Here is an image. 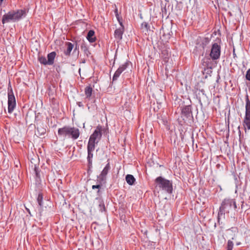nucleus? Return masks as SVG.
Segmentation results:
<instances>
[{
	"label": "nucleus",
	"mask_w": 250,
	"mask_h": 250,
	"mask_svg": "<svg viewBox=\"0 0 250 250\" xmlns=\"http://www.w3.org/2000/svg\"><path fill=\"white\" fill-rule=\"evenodd\" d=\"M210 60L209 59H208V58H205L203 59V65L205 66H207V62H209V61Z\"/></svg>",
	"instance_id": "27"
},
{
	"label": "nucleus",
	"mask_w": 250,
	"mask_h": 250,
	"mask_svg": "<svg viewBox=\"0 0 250 250\" xmlns=\"http://www.w3.org/2000/svg\"><path fill=\"white\" fill-rule=\"evenodd\" d=\"M233 247V243L232 241L229 240L228 241L227 244V250H232Z\"/></svg>",
	"instance_id": "22"
},
{
	"label": "nucleus",
	"mask_w": 250,
	"mask_h": 250,
	"mask_svg": "<svg viewBox=\"0 0 250 250\" xmlns=\"http://www.w3.org/2000/svg\"><path fill=\"white\" fill-rule=\"evenodd\" d=\"M246 78L247 80L250 81V68L247 71Z\"/></svg>",
	"instance_id": "26"
},
{
	"label": "nucleus",
	"mask_w": 250,
	"mask_h": 250,
	"mask_svg": "<svg viewBox=\"0 0 250 250\" xmlns=\"http://www.w3.org/2000/svg\"><path fill=\"white\" fill-rule=\"evenodd\" d=\"M65 45L66 46V49L64 51V54L66 56H69L74 47V45L70 42H66Z\"/></svg>",
	"instance_id": "13"
},
{
	"label": "nucleus",
	"mask_w": 250,
	"mask_h": 250,
	"mask_svg": "<svg viewBox=\"0 0 250 250\" xmlns=\"http://www.w3.org/2000/svg\"><path fill=\"white\" fill-rule=\"evenodd\" d=\"M39 61L41 64H44V65H47L48 64L47 60H46V58L44 57H40L39 58Z\"/></svg>",
	"instance_id": "21"
},
{
	"label": "nucleus",
	"mask_w": 250,
	"mask_h": 250,
	"mask_svg": "<svg viewBox=\"0 0 250 250\" xmlns=\"http://www.w3.org/2000/svg\"><path fill=\"white\" fill-rule=\"evenodd\" d=\"M125 180L128 184L129 185H134L136 180L134 176L130 174H127L125 177Z\"/></svg>",
	"instance_id": "17"
},
{
	"label": "nucleus",
	"mask_w": 250,
	"mask_h": 250,
	"mask_svg": "<svg viewBox=\"0 0 250 250\" xmlns=\"http://www.w3.org/2000/svg\"><path fill=\"white\" fill-rule=\"evenodd\" d=\"M86 38L87 40L90 42H93L96 40V37L95 36V32L93 30H90L88 31Z\"/></svg>",
	"instance_id": "14"
},
{
	"label": "nucleus",
	"mask_w": 250,
	"mask_h": 250,
	"mask_svg": "<svg viewBox=\"0 0 250 250\" xmlns=\"http://www.w3.org/2000/svg\"><path fill=\"white\" fill-rule=\"evenodd\" d=\"M160 121H161V123L164 125H165L166 123H167V121L163 119H160Z\"/></svg>",
	"instance_id": "29"
},
{
	"label": "nucleus",
	"mask_w": 250,
	"mask_h": 250,
	"mask_svg": "<svg viewBox=\"0 0 250 250\" xmlns=\"http://www.w3.org/2000/svg\"><path fill=\"white\" fill-rule=\"evenodd\" d=\"M100 206H101V207H103L104 208V203H101L100 204Z\"/></svg>",
	"instance_id": "31"
},
{
	"label": "nucleus",
	"mask_w": 250,
	"mask_h": 250,
	"mask_svg": "<svg viewBox=\"0 0 250 250\" xmlns=\"http://www.w3.org/2000/svg\"><path fill=\"white\" fill-rule=\"evenodd\" d=\"M110 169V166L109 163H108L106 165L99 176H98V178L101 182H103L106 180V176Z\"/></svg>",
	"instance_id": "10"
},
{
	"label": "nucleus",
	"mask_w": 250,
	"mask_h": 250,
	"mask_svg": "<svg viewBox=\"0 0 250 250\" xmlns=\"http://www.w3.org/2000/svg\"><path fill=\"white\" fill-rule=\"evenodd\" d=\"M245 109L246 111L243 121V125L245 128V132H246L247 130L250 129V100L248 95L246 98Z\"/></svg>",
	"instance_id": "5"
},
{
	"label": "nucleus",
	"mask_w": 250,
	"mask_h": 250,
	"mask_svg": "<svg viewBox=\"0 0 250 250\" xmlns=\"http://www.w3.org/2000/svg\"><path fill=\"white\" fill-rule=\"evenodd\" d=\"M141 28L142 29H145L146 31H148V30L149 28V26L148 25V24L146 22H143L141 24Z\"/></svg>",
	"instance_id": "23"
},
{
	"label": "nucleus",
	"mask_w": 250,
	"mask_h": 250,
	"mask_svg": "<svg viewBox=\"0 0 250 250\" xmlns=\"http://www.w3.org/2000/svg\"><path fill=\"white\" fill-rule=\"evenodd\" d=\"M56 52H52L47 55V62L48 65H52L56 56Z\"/></svg>",
	"instance_id": "15"
},
{
	"label": "nucleus",
	"mask_w": 250,
	"mask_h": 250,
	"mask_svg": "<svg viewBox=\"0 0 250 250\" xmlns=\"http://www.w3.org/2000/svg\"><path fill=\"white\" fill-rule=\"evenodd\" d=\"M3 0H0V3H1V2L3 1Z\"/></svg>",
	"instance_id": "32"
},
{
	"label": "nucleus",
	"mask_w": 250,
	"mask_h": 250,
	"mask_svg": "<svg viewBox=\"0 0 250 250\" xmlns=\"http://www.w3.org/2000/svg\"><path fill=\"white\" fill-rule=\"evenodd\" d=\"M124 33V26L123 24L121 25V27L116 30L114 32V37L117 42L120 41L122 39V36Z\"/></svg>",
	"instance_id": "11"
},
{
	"label": "nucleus",
	"mask_w": 250,
	"mask_h": 250,
	"mask_svg": "<svg viewBox=\"0 0 250 250\" xmlns=\"http://www.w3.org/2000/svg\"><path fill=\"white\" fill-rule=\"evenodd\" d=\"M93 88L90 86H87L84 88V94L86 99H89L92 95Z\"/></svg>",
	"instance_id": "16"
},
{
	"label": "nucleus",
	"mask_w": 250,
	"mask_h": 250,
	"mask_svg": "<svg viewBox=\"0 0 250 250\" xmlns=\"http://www.w3.org/2000/svg\"><path fill=\"white\" fill-rule=\"evenodd\" d=\"M232 208L234 210L237 208L236 202L234 199L226 198L222 201L218 213L217 219L219 223L221 217H225V212L229 213Z\"/></svg>",
	"instance_id": "2"
},
{
	"label": "nucleus",
	"mask_w": 250,
	"mask_h": 250,
	"mask_svg": "<svg viewBox=\"0 0 250 250\" xmlns=\"http://www.w3.org/2000/svg\"><path fill=\"white\" fill-rule=\"evenodd\" d=\"M81 49L82 51L84 52V53L87 56H88V55L90 54V52L88 50V48L84 43H83L82 44Z\"/></svg>",
	"instance_id": "19"
},
{
	"label": "nucleus",
	"mask_w": 250,
	"mask_h": 250,
	"mask_svg": "<svg viewBox=\"0 0 250 250\" xmlns=\"http://www.w3.org/2000/svg\"><path fill=\"white\" fill-rule=\"evenodd\" d=\"M97 144L96 142L89 140L87 144V151H94L95 148V145Z\"/></svg>",
	"instance_id": "18"
},
{
	"label": "nucleus",
	"mask_w": 250,
	"mask_h": 250,
	"mask_svg": "<svg viewBox=\"0 0 250 250\" xmlns=\"http://www.w3.org/2000/svg\"><path fill=\"white\" fill-rule=\"evenodd\" d=\"M93 157V151H87V160L88 162V168H91L92 167V158Z\"/></svg>",
	"instance_id": "12"
},
{
	"label": "nucleus",
	"mask_w": 250,
	"mask_h": 250,
	"mask_svg": "<svg viewBox=\"0 0 250 250\" xmlns=\"http://www.w3.org/2000/svg\"><path fill=\"white\" fill-rule=\"evenodd\" d=\"M102 136V127L97 126L93 133L90 135L89 140L98 143Z\"/></svg>",
	"instance_id": "8"
},
{
	"label": "nucleus",
	"mask_w": 250,
	"mask_h": 250,
	"mask_svg": "<svg viewBox=\"0 0 250 250\" xmlns=\"http://www.w3.org/2000/svg\"><path fill=\"white\" fill-rule=\"evenodd\" d=\"M101 188V186L99 185H93L92 187V189H96V188Z\"/></svg>",
	"instance_id": "28"
},
{
	"label": "nucleus",
	"mask_w": 250,
	"mask_h": 250,
	"mask_svg": "<svg viewBox=\"0 0 250 250\" xmlns=\"http://www.w3.org/2000/svg\"><path fill=\"white\" fill-rule=\"evenodd\" d=\"M35 173H36V176L37 177H39V173L37 170V167H35Z\"/></svg>",
	"instance_id": "30"
},
{
	"label": "nucleus",
	"mask_w": 250,
	"mask_h": 250,
	"mask_svg": "<svg viewBox=\"0 0 250 250\" xmlns=\"http://www.w3.org/2000/svg\"><path fill=\"white\" fill-rule=\"evenodd\" d=\"M58 134L61 137H68L73 140H76L79 138L80 132L78 128L66 125L59 128Z\"/></svg>",
	"instance_id": "3"
},
{
	"label": "nucleus",
	"mask_w": 250,
	"mask_h": 250,
	"mask_svg": "<svg viewBox=\"0 0 250 250\" xmlns=\"http://www.w3.org/2000/svg\"><path fill=\"white\" fill-rule=\"evenodd\" d=\"M26 16L25 9L13 10L5 13L2 17V23L4 24L10 22H17Z\"/></svg>",
	"instance_id": "1"
},
{
	"label": "nucleus",
	"mask_w": 250,
	"mask_h": 250,
	"mask_svg": "<svg viewBox=\"0 0 250 250\" xmlns=\"http://www.w3.org/2000/svg\"><path fill=\"white\" fill-rule=\"evenodd\" d=\"M129 65V62H126L124 64L121 65L118 68V69L115 72L112 80L113 81H116L118 78L119 77L121 73L124 71L128 66Z\"/></svg>",
	"instance_id": "9"
},
{
	"label": "nucleus",
	"mask_w": 250,
	"mask_h": 250,
	"mask_svg": "<svg viewBox=\"0 0 250 250\" xmlns=\"http://www.w3.org/2000/svg\"><path fill=\"white\" fill-rule=\"evenodd\" d=\"M76 49H77V47H76V48H75L74 51H75Z\"/></svg>",
	"instance_id": "33"
},
{
	"label": "nucleus",
	"mask_w": 250,
	"mask_h": 250,
	"mask_svg": "<svg viewBox=\"0 0 250 250\" xmlns=\"http://www.w3.org/2000/svg\"><path fill=\"white\" fill-rule=\"evenodd\" d=\"M37 201L39 204V205L41 208H42L43 206L42 201H43V196L42 194L40 193L38 194L37 197Z\"/></svg>",
	"instance_id": "20"
},
{
	"label": "nucleus",
	"mask_w": 250,
	"mask_h": 250,
	"mask_svg": "<svg viewBox=\"0 0 250 250\" xmlns=\"http://www.w3.org/2000/svg\"><path fill=\"white\" fill-rule=\"evenodd\" d=\"M221 54V46L215 42L212 44L210 56L213 60L218 59Z\"/></svg>",
	"instance_id": "7"
},
{
	"label": "nucleus",
	"mask_w": 250,
	"mask_h": 250,
	"mask_svg": "<svg viewBox=\"0 0 250 250\" xmlns=\"http://www.w3.org/2000/svg\"><path fill=\"white\" fill-rule=\"evenodd\" d=\"M154 182L156 188H159L169 194L172 193L173 186L171 181L167 180L162 176H159L155 179Z\"/></svg>",
	"instance_id": "4"
},
{
	"label": "nucleus",
	"mask_w": 250,
	"mask_h": 250,
	"mask_svg": "<svg viewBox=\"0 0 250 250\" xmlns=\"http://www.w3.org/2000/svg\"><path fill=\"white\" fill-rule=\"evenodd\" d=\"M16 105L15 97L14 95L12 88L8 89V112L11 113L15 109Z\"/></svg>",
	"instance_id": "6"
},
{
	"label": "nucleus",
	"mask_w": 250,
	"mask_h": 250,
	"mask_svg": "<svg viewBox=\"0 0 250 250\" xmlns=\"http://www.w3.org/2000/svg\"><path fill=\"white\" fill-rule=\"evenodd\" d=\"M182 113H185L186 114H189L190 112V108L188 106H186L182 109Z\"/></svg>",
	"instance_id": "24"
},
{
	"label": "nucleus",
	"mask_w": 250,
	"mask_h": 250,
	"mask_svg": "<svg viewBox=\"0 0 250 250\" xmlns=\"http://www.w3.org/2000/svg\"><path fill=\"white\" fill-rule=\"evenodd\" d=\"M115 15H116V18L120 23V25H122V19H120V18L119 17V15H118V10L117 9H116L115 10Z\"/></svg>",
	"instance_id": "25"
}]
</instances>
